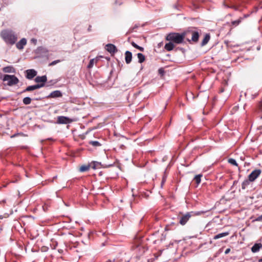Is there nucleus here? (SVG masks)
Instances as JSON below:
<instances>
[{
    "label": "nucleus",
    "instance_id": "nucleus-34",
    "mask_svg": "<svg viewBox=\"0 0 262 262\" xmlns=\"http://www.w3.org/2000/svg\"><path fill=\"white\" fill-rule=\"evenodd\" d=\"M60 62V60H55L49 63V66H53Z\"/></svg>",
    "mask_w": 262,
    "mask_h": 262
},
{
    "label": "nucleus",
    "instance_id": "nucleus-47",
    "mask_svg": "<svg viewBox=\"0 0 262 262\" xmlns=\"http://www.w3.org/2000/svg\"><path fill=\"white\" fill-rule=\"evenodd\" d=\"M260 49V47L259 46H258L257 47V50H259Z\"/></svg>",
    "mask_w": 262,
    "mask_h": 262
},
{
    "label": "nucleus",
    "instance_id": "nucleus-12",
    "mask_svg": "<svg viewBox=\"0 0 262 262\" xmlns=\"http://www.w3.org/2000/svg\"><path fill=\"white\" fill-rule=\"evenodd\" d=\"M48 52L46 48L42 47H38L35 51L36 54L40 56L46 55Z\"/></svg>",
    "mask_w": 262,
    "mask_h": 262
},
{
    "label": "nucleus",
    "instance_id": "nucleus-5",
    "mask_svg": "<svg viewBox=\"0 0 262 262\" xmlns=\"http://www.w3.org/2000/svg\"><path fill=\"white\" fill-rule=\"evenodd\" d=\"M74 120L68 117L60 116L57 117L56 123L60 124H67L72 123Z\"/></svg>",
    "mask_w": 262,
    "mask_h": 262
},
{
    "label": "nucleus",
    "instance_id": "nucleus-6",
    "mask_svg": "<svg viewBox=\"0 0 262 262\" xmlns=\"http://www.w3.org/2000/svg\"><path fill=\"white\" fill-rule=\"evenodd\" d=\"M261 170L259 169H256L252 171L248 176V179L250 182L255 181L260 174Z\"/></svg>",
    "mask_w": 262,
    "mask_h": 262
},
{
    "label": "nucleus",
    "instance_id": "nucleus-3",
    "mask_svg": "<svg viewBox=\"0 0 262 262\" xmlns=\"http://www.w3.org/2000/svg\"><path fill=\"white\" fill-rule=\"evenodd\" d=\"M1 36L7 44L13 45L16 43L17 37L15 33L10 30H3Z\"/></svg>",
    "mask_w": 262,
    "mask_h": 262
},
{
    "label": "nucleus",
    "instance_id": "nucleus-39",
    "mask_svg": "<svg viewBox=\"0 0 262 262\" xmlns=\"http://www.w3.org/2000/svg\"><path fill=\"white\" fill-rule=\"evenodd\" d=\"M255 221H259V222L262 221V215H261L259 216L258 217H257L255 219Z\"/></svg>",
    "mask_w": 262,
    "mask_h": 262
},
{
    "label": "nucleus",
    "instance_id": "nucleus-44",
    "mask_svg": "<svg viewBox=\"0 0 262 262\" xmlns=\"http://www.w3.org/2000/svg\"><path fill=\"white\" fill-rule=\"evenodd\" d=\"M138 28V26H135L132 29H130L129 31V32H132L133 30L135 28Z\"/></svg>",
    "mask_w": 262,
    "mask_h": 262
},
{
    "label": "nucleus",
    "instance_id": "nucleus-52",
    "mask_svg": "<svg viewBox=\"0 0 262 262\" xmlns=\"http://www.w3.org/2000/svg\"><path fill=\"white\" fill-rule=\"evenodd\" d=\"M120 201L121 202H123L122 200H120Z\"/></svg>",
    "mask_w": 262,
    "mask_h": 262
},
{
    "label": "nucleus",
    "instance_id": "nucleus-21",
    "mask_svg": "<svg viewBox=\"0 0 262 262\" xmlns=\"http://www.w3.org/2000/svg\"><path fill=\"white\" fill-rule=\"evenodd\" d=\"M98 60V57H96V58L91 59L88 65L87 66V68L89 69L92 68L93 67L94 63H97Z\"/></svg>",
    "mask_w": 262,
    "mask_h": 262
},
{
    "label": "nucleus",
    "instance_id": "nucleus-1",
    "mask_svg": "<svg viewBox=\"0 0 262 262\" xmlns=\"http://www.w3.org/2000/svg\"><path fill=\"white\" fill-rule=\"evenodd\" d=\"M185 39L190 44L198 42L201 30L197 28L191 27L184 31Z\"/></svg>",
    "mask_w": 262,
    "mask_h": 262
},
{
    "label": "nucleus",
    "instance_id": "nucleus-24",
    "mask_svg": "<svg viewBox=\"0 0 262 262\" xmlns=\"http://www.w3.org/2000/svg\"><path fill=\"white\" fill-rule=\"evenodd\" d=\"M229 234V233L228 232H224V233H220V234H218L216 235H215L213 237V239H219V238H222L223 237H224V236H227Z\"/></svg>",
    "mask_w": 262,
    "mask_h": 262
},
{
    "label": "nucleus",
    "instance_id": "nucleus-9",
    "mask_svg": "<svg viewBox=\"0 0 262 262\" xmlns=\"http://www.w3.org/2000/svg\"><path fill=\"white\" fill-rule=\"evenodd\" d=\"M105 49L107 52L111 54V55H114L118 51L117 47L112 43L107 44L105 46Z\"/></svg>",
    "mask_w": 262,
    "mask_h": 262
},
{
    "label": "nucleus",
    "instance_id": "nucleus-8",
    "mask_svg": "<svg viewBox=\"0 0 262 262\" xmlns=\"http://www.w3.org/2000/svg\"><path fill=\"white\" fill-rule=\"evenodd\" d=\"M191 213L192 212H187L185 214H183L182 216L180 217L179 223L181 225H185L192 216Z\"/></svg>",
    "mask_w": 262,
    "mask_h": 262
},
{
    "label": "nucleus",
    "instance_id": "nucleus-11",
    "mask_svg": "<svg viewBox=\"0 0 262 262\" xmlns=\"http://www.w3.org/2000/svg\"><path fill=\"white\" fill-rule=\"evenodd\" d=\"M62 96V94L61 92L59 90H56L52 92H51L48 96V98H56L58 97H61Z\"/></svg>",
    "mask_w": 262,
    "mask_h": 262
},
{
    "label": "nucleus",
    "instance_id": "nucleus-15",
    "mask_svg": "<svg viewBox=\"0 0 262 262\" xmlns=\"http://www.w3.org/2000/svg\"><path fill=\"white\" fill-rule=\"evenodd\" d=\"M132 60V53L129 51L125 52V60L127 64H129Z\"/></svg>",
    "mask_w": 262,
    "mask_h": 262
},
{
    "label": "nucleus",
    "instance_id": "nucleus-16",
    "mask_svg": "<svg viewBox=\"0 0 262 262\" xmlns=\"http://www.w3.org/2000/svg\"><path fill=\"white\" fill-rule=\"evenodd\" d=\"M210 39V33H206L204 35L203 39L202 40V41L201 43V46L202 47L205 46V45H206L208 43V42H209Z\"/></svg>",
    "mask_w": 262,
    "mask_h": 262
},
{
    "label": "nucleus",
    "instance_id": "nucleus-17",
    "mask_svg": "<svg viewBox=\"0 0 262 262\" xmlns=\"http://www.w3.org/2000/svg\"><path fill=\"white\" fill-rule=\"evenodd\" d=\"M47 81V77L46 75L42 76H37L35 78V81L37 83H44Z\"/></svg>",
    "mask_w": 262,
    "mask_h": 262
},
{
    "label": "nucleus",
    "instance_id": "nucleus-25",
    "mask_svg": "<svg viewBox=\"0 0 262 262\" xmlns=\"http://www.w3.org/2000/svg\"><path fill=\"white\" fill-rule=\"evenodd\" d=\"M137 57L138 58V62L140 63L143 62L145 59V56L141 53L137 54Z\"/></svg>",
    "mask_w": 262,
    "mask_h": 262
},
{
    "label": "nucleus",
    "instance_id": "nucleus-14",
    "mask_svg": "<svg viewBox=\"0 0 262 262\" xmlns=\"http://www.w3.org/2000/svg\"><path fill=\"white\" fill-rule=\"evenodd\" d=\"M27 44V39L25 38L21 39L16 43V47L19 50L24 49L25 46Z\"/></svg>",
    "mask_w": 262,
    "mask_h": 262
},
{
    "label": "nucleus",
    "instance_id": "nucleus-35",
    "mask_svg": "<svg viewBox=\"0 0 262 262\" xmlns=\"http://www.w3.org/2000/svg\"><path fill=\"white\" fill-rule=\"evenodd\" d=\"M158 73L161 76H163L165 74V71L163 68H161L158 70Z\"/></svg>",
    "mask_w": 262,
    "mask_h": 262
},
{
    "label": "nucleus",
    "instance_id": "nucleus-51",
    "mask_svg": "<svg viewBox=\"0 0 262 262\" xmlns=\"http://www.w3.org/2000/svg\"><path fill=\"white\" fill-rule=\"evenodd\" d=\"M224 91V90H221V92H223Z\"/></svg>",
    "mask_w": 262,
    "mask_h": 262
},
{
    "label": "nucleus",
    "instance_id": "nucleus-18",
    "mask_svg": "<svg viewBox=\"0 0 262 262\" xmlns=\"http://www.w3.org/2000/svg\"><path fill=\"white\" fill-rule=\"evenodd\" d=\"M174 48V43H173L172 41H169V42L166 43L165 45L164 49L167 51H171Z\"/></svg>",
    "mask_w": 262,
    "mask_h": 262
},
{
    "label": "nucleus",
    "instance_id": "nucleus-41",
    "mask_svg": "<svg viewBox=\"0 0 262 262\" xmlns=\"http://www.w3.org/2000/svg\"><path fill=\"white\" fill-rule=\"evenodd\" d=\"M42 208H43V210H44L45 211H46L47 210V209H48V207H47V206L46 204H45V205L42 206Z\"/></svg>",
    "mask_w": 262,
    "mask_h": 262
},
{
    "label": "nucleus",
    "instance_id": "nucleus-20",
    "mask_svg": "<svg viewBox=\"0 0 262 262\" xmlns=\"http://www.w3.org/2000/svg\"><path fill=\"white\" fill-rule=\"evenodd\" d=\"M3 71L5 73H15V69L12 66H7L3 68Z\"/></svg>",
    "mask_w": 262,
    "mask_h": 262
},
{
    "label": "nucleus",
    "instance_id": "nucleus-32",
    "mask_svg": "<svg viewBox=\"0 0 262 262\" xmlns=\"http://www.w3.org/2000/svg\"><path fill=\"white\" fill-rule=\"evenodd\" d=\"M131 45L135 48L139 50L140 51H142L143 52L144 51V48L142 47H140L139 46H138V45H137L135 42L134 41H132L131 42Z\"/></svg>",
    "mask_w": 262,
    "mask_h": 262
},
{
    "label": "nucleus",
    "instance_id": "nucleus-37",
    "mask_svg": "<svg viewBox=\"0 0 262 262\" xmlns=\"http://www.w3.org/2000/svg\"><path fill=\"white\" fill-rule=\"evenodd\" d=\"M49 248L48 247L46 246H43L41 248V251L42 252H46L48 250Z\"/></svg>",
    "mask_w": 262,
    "mask_h": 262
},
{
    "label": "nucleus",
    "instance_id": "nucleus-19",
    "mask_svg": "<svg viewBox=\"0 0 262 262\" xmlns=\"http://www.w3.org/2000/svg\"><path fill=\"white\" fill-rule=\"evenodd\" d=\"M262 248V244L261 243L255 244L251 248V251L253 253L258 252Z\"/></svg>",
    "mask_w": 262,
    "mask_h": 262
},
{
    "label": "nucleus",
    "instance_id": "nucleus-49",
    "mask_svg": "<svg viewBox=\"0 0 262 262\" xmlns=\"http://www.w3.org/2000/svg\"><path fill=\"white\" fill-rule=\"evenodd\" d=\"M40 99H40V98H36V99H35V100H40Z\"/></svg>",
    "mask_w": 262,
    "mask_h": 262
},
{
    "label": "nucleus",
    "instance_id": "nucleus-7",
    "mask_svg": "<svg viewBox=\"0 0 262 262\" xmlns=\"http://www.w3.org/2000/svg\"><path fill=\"white\" fill-rule=\"evenodd\" d=\"M44 86H45L44 83H37L35 85H29V86H27L25 89H24L22 91V93H26V92H28L33 91L36 89H38L41 88H42Z\"/></svg>",
    "mask_w": 262,
    "mask_h": 262
},
{
    "label": "nucleus",
    "instance_id": "nucleus-28",
    "mask_svg": "<svg viewBox=\"0 0 262 262\" xmlns=\"http://www.w3.org/2000/svg\"><path fill=\"white\" fill-rule=\"evenodd\" d=\"M203 175L202 174H199L195 176L194 178V180L197 184H199L201 181V178Z\"/></svg>",
    "mask_w": 262,
    "mask_h": 262
},
{
    "label": "nucleus",
    "instance_id": "nucleus-45",
    "mask_svg": "<svg viewBox=\"0 0 262 262\" xmlns=\"http://www.w3.org/2000/svg\"><path fill=\"white\" fill-rule=\"evenodd\" d=\"M141 248V246H138V247H137V248H139V249H140ZM142 248H143V252H145V249H144V248L143 247H142Z\"/></svg>",
    "mask_w": 262,
    "mask_h": 262
},
{
    "label": "nucleus",
    "instance_id": "nucleus-13",
    "mask_svg": "<svg viewBox=\"0 0 262 262\" xmlns=\"http://www.w3.org/2000/svg\"><path fill=\"white\" fill-rule=\"evenodd\" d=\"M242 20H243V18H238V19L236 20L232 21L230 23H227V25L230 27L231 30L233 27L238 26Z\"/></svg>",
    "mask_w": 262,
    "mask_h": 262
},
{
    "label": "nucleus",
    "instance_id": "nucleus-29",
    "mask_svg": "<svg viewBox=\"0 0 262 262\" xmlns=\"http://www.w3.org/2000/svg\"><path fill=\"white\" fill-rule=\"evenodd\" d=\"M89 144L92 145L94 147H98L101 146V144L97 141H90L89 142Z\"/></svg>",
    "mask_w": 262,
    "mask_h": 262
},
{
    "label": "nucleus",
    "instance_id": "nucleus-33",
    "mask_svg": "<svg viewBox=\"0 0 262 262\" xmlns=\"http://www.w3.org/2000/svg\"><path fill=\"white\" fill-rule=\"evenodd\" d=\"M250 181L249 180H246L244 181L243 182L242 184V187L243 189H245V188L249 185L250 184Z\"/></svg>",
    "mask_w": 262,
    "mask_h": 262
},
{
    "label": "nucleus",
    "instance_id": "nucleus-36",
    "mask_svg": "<svg viewBox=\"0 0 262 262\" xmlns=\"http://www.w3.org/2000/svg\"><path fill=\"white\" fill-rule=\"evenodd\" d=\"M176 50H180V51H181L183 53H185V52H186L185 49L184 48H181V47H178Z\"/></svg>",
    "mask_w": 262,
    "mask_h": 262
},
{
    "label": "nucleus",
    "instance_id": "nucleus-50",
    "mask_svg": "<svg viewBox=\"0 0 262 262\" xmlns=\"http://www.w3.org/2000/svg\"><path fill=\"white\" fill-rule=\"evenodd\" d=\"M259 262H262V258L259 260Z\"/></svg>",
    "mask_w": 262,
    "mask_h": 262
},
{
    "label": "nucleus",
    "instance_id": "nucleus-53",
    "mask_svg": "<svg viewBox=\"0 0 262 262\" xmlns=\"http://www.w3.org/2000/svg\"><path fill=\"white\" fill-rule=\"evenodd\" d=\"M132 196L134 197V196H136L135 195L133 194Z\"/></svg>",
    "mask_w": 262,
    "mask_h": 262
},
{
    "label": "nucleus",
    "instance_id": "nucleus-40",
    "mask_svg": "<svg viewBox=\"0 0 262 262\" xmlns=\"http://www.w3.org/2000/svg\"><path fill=\"white\" fill-rule=\"evenodd\" d=\"M249 16H250V14H244L243 17H240L239 18H243V19H244V18H247Z\"/></svg>",
    "mask_w": 262,
    "mask_h": 262
},
{
    "label": "nucleus",
    "instance_id": "nucleus-2",
    "mask_svg": "<svg viewBox=\"0 0 262 262\" xmlns=\"http://www.w3.org/2000/svg\"><path fill=\"white\" fill-rule=\"evenodd\" d=\"M165 39L168 41H172L176 45L184 43L185 39L184 32V31L181 33L170 32L167 34Z\"/></svg>",
    "mask_w": 262,
    "mask_h": 262
},
{
    "label": "nucleus",
    "instance_id": "nucleus-46",
    "mask_svg": "<svg viewBox=\"0 0 262 262\" xmlns=\"http://www.w3.org/2000/svg\"><path fill=\"white\" fill-rule=\"evenodd\" d=\"M91 25H89V28H88V31H91Z\"/></svg>",
    "mask_w": 262,
    "mask_h": 262
},
{
    "label": "nucleus",
    "instance_id": "nucleus-38",
    "mask_svg": "<svg viewBox=\"0 0 262 262\" xmlns=\"http://www.w3.org/2000/svg\"><path fill=\"white\" fill-rule=\"evenodd\" d=\"M31 42V43H33L34 45H36V43H37V39H35V38H32L30 40Z\"/></svg>",
    "mask_w": 262,
    "mask_h": 262
},
{
    "label": "nucleus",
    "instance_id": "nucleus-22",
    "mask_svg": "<svg viewBox=\"0 0 262 262\" xmlns=\"http://www.w3.org/2000/svg\"><path fill=\"white\" fill-rule=\"evenodd\" d=\"M91 168V165L90 164L88 165H82L80 166L79 170L80 172H85L88 171L90 170Z\"/></svg>",
    "mask_w": 262,
    "mask_h": 262
},
{
    "label": "nucleus",
    "instance_id": "nucleus-48",
    "mask_svg": "<svg viewBox=\"0 0 262 262\" xmlns=\"http://www.w3.org/2000/svg\"><path fill=\"white\" fill-rule=\"evenodd\" d=\"M107 262H115V260H113V261L109 260Z\"/></svg>",
    "mask_w": 262,
    "mask_h": 262
},
{
    "label": "nucleus",
    "instance_id": "nucleus-42",
    "mask_svg": "<svg viewBox=\"0 0 262 262\" xmlns=\"http://www.w3.org/2000/svg\"><path fill=\"white\" fill-rule=\"evenodd\" d=\"M261 8H262V6L255 7V11H257L259 9H261Z\"/></svg>",
    "mask_w": 262,
    "mask_h": 262
},
{
    "label": "nucleus",
    "instance_id": "nucleus-23",
    "mask_svg": "<svg viewBox=\"0 0 262 262\" xmlns=\"http://www.w3.org/2000/svg\"><path fill=\"white\" fill-rule=\"evenodd\" d=\"M90 164L91 165V167L94 169L99 168L101 167V163L96 161H93Z\"/></svg>",
    "mask_w": 262,
    "mask_h": 262
},
{
    "label": "nucleus",
    "instance_id": "nucleus-43",
    "mask_svg": "<svg viewBox=\"0 0 262 262\" xmlns=\"http://www.w3.org/2000/svg\"><path fill=\"white\" fill-rule=\"evenodd\" d=\"M230 249L228 248V249H227L225 250V253L226 254H227L229 253L230 252Z\"/></svg>",
    "mask_w": 262,
    "mask_h": 262
},
{
    "label": "nucleus",
    "instance_id": "nucleus-27",
    "mask_svg": "<svg viewBox=\"0 0 262 262\" xmlns=\"http://www.w3.org/2000/svg\"><path fill=\"white\" fill-rule=\"evenodd\" d=\"M31 101H32V99L29 97H25L23 99V102L25 105L30 104L31 102Z\"/></svg>",
    "mask_w": 262,
    "mask_h": 262
},
{
    "label": "nucleus",
    "instance_id": "nucleus-31",
    "mask_svg": "<svg viewBox=\"0 0 262 262\" xmlns=\"http://www.w3.org/2000/svg\"><path fill=\"white\" fill-rule=\"evenodd\" d=\"M224 5L227 8H232V9H233L234 10H235L238 9L237 6H236L233 5V4H231V5L228 4L227 3V2H226L224 3Z\"/></svg>",
    "mask_w": 262,
    "mask_h": 262
},
{
    "label": "nucleus",
    "instance_id": "nucleus-26",
    "mask_svg": "<svg viewBox=\"0 0 262 262\" xmlns=\"http://www.w3.org/2000/svg\"><path fill=\"white\" fill-rule=\"evenodd\" d=\"M228 162L230 164L234 165V166H235L236 167H238V169L239 170L240 168L238 166V165L237 163L236 162V160L235 159H232V158H230V159H228Z\"/></svg>",
    "mask_w": 262,
    "mask_h": 262
},
{
    "label": "nucleus",
    "instance_id": "nucleus-10",
    "mask_svg": "<svg viewBox=\"0 0 262 262\" xmlns=\"http://www.w3.org/2000/svg\"><path fill=\"white\" fill-rule=\"evenodd\" d=\"M26 78L28 79H32L37 75V72L34 69H29L26 71Z\"/></svg>",
    "mask_w": 262,
    "mask_h": 262
},
{
    "label": "nucleus",
    "instance_id": "nucleus-4",
    "mask_svg": "<svg viewBox=\"0 0 262 262\" xmlns=\"http://www.w3.org/2000/svg\"><path fill=\"white\" fill-rule=\"evenodd\" d=\"M3 80L4 82L7 81L6 85L10 86L16 85L19 82V79L14 75L5 74L3 76Z\"/></svg>",
    "mask_w": 262,
    "mask_h": 262
},
{
    "label": "nucleus",
    "instance_id": "nucleus-30",
    "mask_svg": "<svg viewBox=\"0 0 262 262\" xmlns=\"http://www.w3.org/2000/svg\"><path fill=\"white\" fill-rule=\"evenodd\" d=\"M257 111L258 113L261 114V115H259V117L262 118V102H260L257 106Z\"/></svg>",
    "mask_w": 262,
    "mask_h": 262
}]
</instances>
